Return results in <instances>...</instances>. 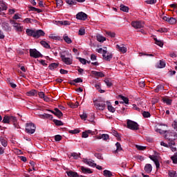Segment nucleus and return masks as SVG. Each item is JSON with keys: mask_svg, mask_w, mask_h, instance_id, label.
<instances>
[{"mask_svg": "<svg viewBox=\"0 0 177 177\" xmlns=\"http://www.w3.org/2000/svg\"><path fill=\"white\" fill-rule=\"evenodd\" d=\"M45 35V32L42 30H35V38H39V37H44Z\"/></svg>", "mask_w": 177, "mask_h": 177, "instance_id": "nucleus-18", "label": "nucleus"}, {"mask_svg": "<svg viewBox=\"0 0 177 177\" xmlns=\"http://www.w3.org/2000/svg\"><path fill=\"white\" fill-rule=\"evenodd\" d=\"M169 24H176V19H175L174 17H169Z\"/></svg>", "mask_w": 177, "mask_h": 177, "instance_id": "nucleus-48", "label": "nucleus"}, {"mask_svg": "<svg viewBox=\"0 0 177 177\" xmlns=\"http://www.w3.org/2000/svg\"><path fill=\"white\" fill-rule=\"evenodd\" d=\"M0 6L2 10H6V9H8V6H6V3L3 1H0Z\"/></svg>", "mask_w": 177, "mask_h": 177, "instance_id": "nucleus-41", "label": "nucleus"}, {"mask_svg": "<svg viewBox=\"0 0 177 177\" xmlns=\"http://www.w3.org/2000/svg\"><path fill=\"white\" fill-rule=\"evenodd\" d=\"M160 133H165V138L169 140V146H172L175 145V140L177 138V133L175 131H167L159 129Z\"/></svg>", "mask_w": 177, "mask_h": 177, "instance_id": "nucleus-1", "label": "nucleus"}, {"mask_svg": "<svg viewBox=\"0 0 177 177\" xmlns=\"http://www.w3.org/2000/svg\"><path fill=\"white\" fill-rule=\"evenodd\" d=\"M76 19H77V20H84V21L88 19V15L86 14H85V12H80L76 15Z\"/></svg>", "mask_w": 177, "mask_h": 177, "instance_id": "nucleus-11", "label": "nucleus"}, {"mask_svg": "<svg viewBox=\"0 0 177 177\" xmlns=\"http://www.w3.org/2000/svg\"><path fill=\"white\" fill-rule=\"evenodd\" d=\"M49 38H50L51 39H55V41H59V39H60L59 37L55 36L54 35H50Z\"/></svg>", "mask_w": 177, "mask_h": 177, "instance_id": "nucleus-53", "label": "nucleus"}, {"mask_svg": "<svg viewBox=\"0 0 177 177\" xmlns=\"http://www.w3.org/2000/svg\"><path fill=\"white\" fill-rule=\"evenodd\" d=\"M116 48L118 49L119 52H122V53H127V48L124 46V44H122L121 46L117 44Z\"/></svg>", "mask_w": 177, "mask_h": 177, "instance_id": "nucleus-16", "label": "nucleus"}, {"mask_svg": "<svg viewBox=\"0 0 177 177\" xmlns=\"http://www.w3.org/2000/svg\"><path fill=\"white\" fill-rule=\"evenodd\" d=\"M3 30L5 31H12V28L9 26V24L7 22H3L2 24Z\"/></svg>", "mask_w": 177, "mask_h": 177, "instance_id": "nucleus-20", "label": "nucleus"}, {"mask_svg": "<svg viewBox=\"0 0 177 177\" xmlns=\"http://www.w3.org/2000/svg\"><path fill=\"white\" fill-rule=\"evenodd\" d=\"M78 34L79 35H85V29H80Z\"/></svg>", "mask_w": 177, "mask_h": 177, "instance_id": "nucleus-61", "label": "nucleus"}, {"mask_svg": "<svg viewBox=\"0 0 177 177\" xmlns=\"http://www.w3.org/2000/svg\"><path fill=\"white\" fill-rule=\"evenodd\" d=\"M115 146L117 147L115 153H117L118 151H121V150H122V147H121V144L120 142H117L115 144Z\"/></svg>", "mask_w": 177, "mask_h": 177, "instance_id": "nucleus-46", "label": "nucleus"}, {"mask_svg": "<svg viewBox=\"0 0 177 177\" xmlns=\"http://www.w3.org/2000/svg\"><path fill=\"white\" fill-rule=\"evenodd\" d=\"M160 91H164V86H162V84L158 85L156 86V88H155V92H156L157 93H158Z\"/></svg>", "mask_w": 177, "mask_h": 177, "instance_id": "nucleus-36", "label": "nucleus"}, {"mask_svg": "<svg viewBox=\"0 0 177 177\" xmlns=\"http://www.w3.org/2000/svg\"><path fill=\"white\" fill-rule=\"evenodd\" d=\"M98 53H102V57L104 60L110 62L113 59V55L110 53H107V50H103V48H100L97 50Z\"/></svg>", "mask_w": 177, "mask_h": 177, "instance_id": "nucleus-3", "label": "nucleus"}, {"mask_svg": "<svg viewBox=\"0 0 177 177\" xmlns=\"http://www.w3.org/2000/svg\"><path fill=\"white\" fill-rule=\"evenodd\" d=\"M66 174L68 175V176L69 177H80V176L78 175V173H77V171H66Z\"/></svg>", "mask_w": 177, "mask_h": 177, "instance_id": "nucleus-19", "label": "nucleus"}, {"mask_svg": "<svg viewBox=\"0 0 177 177\" xmlns=\"http://www.w3.org/2000/svg\"><path fill=\"white\" fill-rule=\"evenodd\" d=\"M112 133H113V135H114V136H115V138H120V133H118V132H117V131L113 130Z\"/></svg>", "mask_w": 177, "mask_h": 177, "instance_id": "nucleus-62", "label": "nucleus"}, {"mask_svg": "<svg viewBox=\"0 0 177 177\" xmlns=\"http://www.w3.org/2000/svg\"><path fill=\"white\" fill-rule=\"evenodd\" d=\"M88 165H89V167H93V168H95V167H96V163H95L93 160H89Z\"/></svg>", "mask_w": 177, "mask_h": 177, "instance_id": "nucleus-49", "label": "nucleus"}, {"mask_svg": "<svg viewBox=\"0 0 177 177\" xmlns=\"http://www.w3.org/2000/svg\"><path fill=\"white\" fill-rule=\"evenodd\" d=\"M53 121L54 124H55V125H57V127H62L64 125V124L63 123V122H62V120H57L56 119H54Z\"/></svg>", "mask_w": 177, "mask_h": 177, "instance_id": "nucleus-33", "label": "nucleus"}, {"mask_svg": "<svg viewBox=\"0 0 177 177\" xmlns=\"http://www.w3.org/2000/svg\"><path fill=\"white\" fill-rule=\"evenodd\" d=\"M106 35H108L109 37H111V38H114L115 37V33L114 32H110V31H107L106 32Z\"/></svg>", "mask_w": 177, "mask_h": 177, "instance_id": "nucleus-47", "label": "nucleus"}, {"mask_svg": "<svg viewBox=\"0 0 177 177\" xmlns=\"http://www.w3.org/2000/svg\"><path fill=\"white\" fill-rule=\"evenodd\" d=\"M48 111H49L50 113H52V114H54V115H56L57 118H62V116L63 115V113L62 112V111H60L57 108H55L54 111L48 109Z\"/></svg>", "mask_w": 177, "mask_h": 177, "instance_id": "nucleus-10", "label": "nucleus"}, {"mask_svg": "<svg viewBox=\"0 0 177 177\" xmlns=\"http://www.w3.org/2000/svg\"><path fill=\"white\" fill-rule=\"evenodd\" d=\"M39 118L43 119V120H45V118H47L48 120H53V116L50 114H48V113H44L43 115H40Z\"/></svg>", "mask_w": 177, "mask_h": 177, "instance_id": "nucleus-21", "label": "nucleus"}, {"mask_svg": "<svg viewBox=\"0 0 177 177\" xmlns=\"http://www.w3.org/2000/svg\"><path fill=\"white\" fill-rule=\"evenodd\" d=\"M81 171L83 172V174H92V170L89 168H86L84 166L81 167Z\"/></svg>", "mask_w": 177, "mask_h": 177, "instance_id": "nucleus-24", "label": "nucleus"}, {"mask_svg": "<svg viewBox=\"0 0 177 177\" xmlns=\"http://www.w3.org/2000/svg\"><path fill=\"white\" fill-rule=\"evenodd\" d=\"M91 74H93V75H95V77H100V78H103V77H104V73H103V72L92 71Z\"/></svg>", "mask_w": 177, "mask_h": 177, "instance_id": "nucleus-17", "label": "nucleus"}, {"mask_svg": "<svg viewBox=\"0 0 177 177\" xmlns=\"http://www.w3.org/2000/svg\"><path fill=\"white\" fill-rule=\"evenodd\" d=\"M77 59L82 63V64H86V59L82 58V57H77Z\"/></svg>", "mask_w": 177, "mask_h": 177, "instance_id": "nucleus-54", "label": "nucleus"}, {"mask_svg": "<svg viewBox=\"0 0 177 177\" xmlns=\"http://www.w3.org/2000/svg\"><path fill=\"white\" fill-rule=\"evenodd\" d=\"M40 44L44 46V48H46V49H50V45H49L46 41L42 40L40 41Z\"/></svg>", "mask_w": 177, "mask_h": 177, "instance_id": "nucleus-30", "label": "nucleus"}, {"mask_svg": "<svg viewBox=\"0 0 177 177\" xmlns=\"http://www.w3.org/2000/svg\"><path fill=\"white\" fill-rule=\"evenodd\" d=\"M10 23L13 25V27L17 30V31H19V32L23 31V26H20V24H17L16 21L10 19Z\"/></svg>", "mask_w": 177, "mask_h": 177, "instance_id": "nucleus-9", "label": "nucleus"}, {"mask_svg": "<svg viewBox=\"0 0 177 177\" xmlns=\"http://www.w3.org/2000/svg\"><path fill=\"white\" fill-rule=\"evenodd\" d=\"M63 39L65 42H66V44H71V42H73L71 39L68 36H67V35H64Z\"/></svg>", "mask_w": 177, "mask_h": 177, "instance_id": "nucleus-34", "label": "nucleus"}, {"mask_svg": "<svg viewBox=\"0 0 177 177\" xmlns=\"http://www.w3.org/2000/svg\"><path fill=\"white\" fill-rule=\"evenodd\" d=\"M89 136V134L86 131H83L82 133V138H86Z\"/></svg>", "mask_w": 177, "mask_h": 177, "instance_id": "nucleus-60", "label": "nucleus"}, {"mask_svg": "<svg viewBox=\"0 0 177 177\" xmlns=\"http://www.w3.org/2000/svg\"><path fill=\"white\" fill-rule=\"evenodd\" d=\"M103 172H104V176H105L106 177L113 176V174L111 173V171L109 170H104Z\"/></svg>", "mask_w": 177, "mask_h": 177, "instance_id": "nucleus-42", "label": "nucleus"}, {"mask_svg": "<svg viewBox=\"0 0 177 177\" xmlns=\"http://www.w3.org/2000/svg\"><path fill=\"white\" fill-rule=\"evenodd\" d=\"M149 158H150V160H151V161H153V162L156 165V169H160V162L158 161L157 156L150 155Z\"/></svg>", "mask_w": 177, "mask_h": 177, "instance_id": "nucleus-12", "label": "nucleus"}, {"mask_svg": "<svg viewBox=\"0 0 177 177\" xmlns=\"http://www.w3.org/2000/svg\"><path fill=\"white\" fill-rule=\"evenodd\" d=\"M95 157H96V158H98V160H103V156H102V155L99 153H95Z\"/></svg>", "mask_w": 177, "mask_h": 177, "instance_id": "nucleus-58", "label": "nucleus"}, {"mask_svg": "<svg viewBox=\"0 0 177 177\" xmlns=\"http://www.w3.org/2000/svg\"><path fill=\"white\" fill-rule=\"evenodd\" d=\"M104 82H105L108 88H110V86H113V83L111 82V80H110L109 79H105L104 80Z\"/></svg>", "mask_w": 177, "mask_h": 177, "instance_id": "nucleus-37", "label": "nucleus"}, {"mask_svg": "<svg viewBox=\"0 0 177 177\" xmlns=\"http://www.w3.org/2000/svg\"><path fill=\"white\" fill-rule=\"evenodd\" d=\"M106 104L108 105L109 111H110L111 113L115 112V108H114V107H113V106H111V103H110V102L106 101Z\"/></svg>", "mask_w": 177, "mask_h": 177, "instance_id": "nucleus-25", "label": "nucleus"}, {"mask_svg": "<svg viewBox=\"0 0 177 177\" xmlns=\"http://www.w3.org/2000/svg\"><path fill=\"white\" fill-rule=\"evenodd\" d=\"M0 142L3 147H6V146H8V140H6V138L0 137Z\"/></svg>", "mask_w": 177, "mask_h": 177, "instance_id": "nucleus-26", "label": "nucleus"}, {"mask_svg": "<svg viewBox=\"0 0 177 177\" xmlns=\"http://www.w3.org/2000/svg\"><path fill=\"white\" fill-rule=\"evenodd\" d=\"M59 63H51L49 66H48V68L50 70H51V71H53V70H55V68H57L59 67Z\"/></svg>", "mask_w": 177, "mask_h": 177, "instance_id": "nucleus-23", "label": "nucleus"}, {"mask_svg": "<svg viewBox=\"0 0 177 177\" xmlns=\"http://www.w3.org/2000/svg\"><path fill=\"white\" fill-rule=\"evenodd\" d=\"M169 176L170 177H176L177 176V173L176 171L174 170H169L168 173Z\"/></svg>", "mask_w": 177, "mask_h": 177, "instance_id": "nucleus-38", "label": "nucleus"}, {"mask_svg": "<svg viewBox=\"0 0 177 177\" xmlns=\"http://www.w3.org/2000/svg\"><path fill=\"white\" fill-rule=\"evenodd\" d=\"M171 160H172L174 164H177V158H176V156H171Z\"/></svg>", "mask_w": 177, "mask_h": 177, "instance_id": "nucleus-63", "label": "nucleus"}, {"mask_svg": "<svg viewBox=\"0 0 177 177\" xmlns=\"http://www.w3.org/2000/svg\"><path fill=\"white\" fill-rule=\"evenodd\" d=\"M80 118H82V120H84L85 121V120H86V118H88V115H86V113H83V114L80 115Z\"/></svg>", "mask_w": 177, "mask_h": 177, "instance_id": "nucleus-57", "label": "nucleus"}, {"mask_svg": "<svg viewBox=\"0 0 177 177\" xmlns=\"http://www.w3.org/2000/svg\"><path fill=\"white\" fill-rule=\"evenodd\" d=\"M127 127L129 129H131L132 131H138V129H139V124L138 122L131 120H127Z\"/></svg>", "mask_w": 177, "mask_h": 177, "instance_id": "nucleus-5", "label": "nucleus"}, {"mask_svg": "<svg viewBox=\"0 0 177 177\" xmlns=\"http://www.w3.org/2000/svg\"><path fill=\"white\" fill-rule=\"evenodd\" d=\"M153 40L155 41L156 45H158V46H160V48L164 46V43L161 41V40H158L156 37H154Z\"/></svg>", "mask_w": 177, "mask_h": 177, "instance_id": "nucleus-29", "label": "nucleus"}, {"mask_svg": "<svg viewBox=\"0 0 177 177\" xmlns=\"http://www.w3.org/2000/svg\"><path fill=\"white\" fill-rule=\"evenodd\" d=\"M35 129H37V127L34 123L30 122L26 124L25 131L26 133L32 135V133H35Z\"/></svg>", "mask_w": 177, "mask_h": 177, "instance_id": "nucleus-4", "label": "nucleus"}, {"mask_svg": "<svg viewBox=\"0 0 177 177\" xmlns=\"http://www.w3.org/2000/svg\"><path fill=\"white\" fill-rule=\"evenodd\" d=\"M144 170L147 174H151V171H153V166H151V164L147 163L145 165Z\"/></svg>", "mask_w": 177, "mask_h": 177, "instance_id": "nucleus-14", "label": "nucleus"}, {"mask_svg": "<svg viewBox=\"0 0 177 177\" xmlns=\"http://www.w3.org/2000/svg\"><path fill=\"white\" fill-rule=\"evenodd\" d=\"M8 81L11 88H16V86H17V85H16V84H14L13 82H10V78L8 79Z\"/></svg>", "mask_w": 177, "mask_h": 177, "instance_id": "nucleus-59", "label": "nucleus"}, {"mask_svg": "<svg viewBox=\"0 0 177 177\" xmlns=\"http://www.w3.org/2000/svg\"><path fill=\"white\" fill-rule=\"evenodd\" d=\"M80 131L78 130L77 129L69 131V133H73V134L80 133Z\"/></svg>", "mask_w": 177, "mask_h": 177, "instance_id": "nucleus-56", "label": "nucleus"}, {"mask_svg": "<svg viewBox=\"0 0 177 177\" xmlns=\"http://www.w3.org/2000/svg\"><path fill=\"white\" fill-rule=\"evenodd\" d=\"M26 32L27 35L29 37H33V38H35V30L28 28Z\"/></svg>", "mask_w": 177, "mask_h": 177, "instance_id": "nucleus-22", "label": "nucleus"}, {"mask_svg": "<svg viewBox=\"0 0 177 177\" xmlns=\"http://www.w3.org/2000/svg\"><path fill=\"white\" fill-rule=\"evenodd\" d=\"M68 105L71 108V109H77L78 107V104H75L73 102H69L68 103Z\"/></svg>", "mask_w": 177, "mask_h": 177, "instance_id": "nucleus-51", "label": "nucleus"}, {"mask_svg": "<svg viewBox=\"0 0 177 177\" xmlns=\"http://www.w3.org/2000/svg\"><path fill=\"white\" fill-rule=\"evenodd\" d=\"M30 56V57H34L35 59H38L39 57H44V55L39 53L37 49L35 48H30L29 50Z\"/></svg>", "mask_w": 177, "mask_h": 177, "instance_id": "nucleus-6", "label": "nucleus"}, {"mask_svg": "<svg viewBox=\"0 0 177 177\" xmlns=\"http://www.w3.org/2000/svg\"><path fill=\"white\" fill-rule=\"evenodd\" d=\"M71 23L68 21H58V26H70Z\"/></svg>", "mask_w": 177, "mask_h": 177, "instance_id": "nucleus-28", "label": "nucleus"}, {"mask_svg": "<svg viewBox=\"0 0 177 177\" xmlns=\"http://www.w3.org/2000/svg\"><path fill=\"white\" fill-rule=\"evenodd\" d=\"M93 103L95 107L98 109V110L103 111L104 110V109H106V102L104 101L95 100V101H93Z\"/></svg>", "mask_w": 177, "mask_h": 177, "instance_id": "nucleus-7", "label": "nucleus"}, {"mask_svg": "<svg viewBox=\"0 0 177 177\" xmlns=\"http://www.w3.org/2000/svg\"><path fill=\"white\" fill-rule=\"evenodd\" d=\"M118 99H122L123 100V102H120V104H124V103H125V104H128L129 103V99L124 95H119Z\"/></svg>", "mask_w": 177, "mask_h": 177, "instance_id": "nucleus-15", "label": "nucleus"}, {"mask_svg": "<svg viewBox=\"0 0 177 177\" xmlns=\"http://www.w3.org/2000/svg\"><path fill=\"white\" fill-rule=\"evenodd\" d=\"M120 8L122 12H126L127 13L129 12V8L127 6H124V4H121Z\"/></svg>", "mask_w": 177, "mask_h": 177, "instance_id": "nucleus-27", "label": "nucleus"}, {"mask_svg": "<svg viewBox=\"0 0 177 177\" xmlns=\"http://www.w3.org/2000/svg\"><path fill=\"white\" fill-rule=\"evenodd\" d=\"M71 54L68 53V51H64L61 54V59L62 61L65 64H67V66H70V64H73V59L70 57H66V56H71Z\"/></svg>", "mask_w": 177, "mask_h": 177, "instance_id": "nucleus-2", "label": "nucleus"}, {"mask_svg": "<svg viewBox=\"0 0 177 177\" xmlns=\"http://www.w3.org/2000/svg\"><path fill=\"white\" fill-rule=\"evenodd\" d=\"M162 102L164 103H166V104L171 105L172 104V100L168 98V97H163Z\"/></svg>", "mask_w": 177, "mask_h": 177, "instance_id": "nucleus-31", "label": "nucleus"}, {"mask_svg": "<svg viewBox=\"0 0 177 177\" xmlns=\"http://www.w3.org/2000/svg\"><path fill=\"white\" fill-rule=\"evenodd\" d=\"M145 2L149 5H153L154 3H156L157 0H145Z\"/></svg>", "mask_w": 177, "mask_h": 177, "instance_id": "nucleus-50", "label": "nucleus"}, {"mask_svg": "<svg viewBox=\"0 0 177 177\" xmlns=\"http://www.w3.org/2000/svg\"><path fill=\"white\" fill-rule=\"evenodd\" d=\"M97 41H98V42H104V41H106V37L98 35L97 36Z\"/></svg>", "mask_w": 177, "mask_h": 177, "instance_id": "nucleus-45", "label": "nucleus"}, {"mask_svg": "<svg viewBox=\"0 0 177 177\" xmlns=\"http://www.w3.org/2000/svg\"><path fill=\"white\" fill-rule=\"evenodd\" d=\"M27 96H35L37 95V91L36 90H31L30 91H28L26 93Z\"/></svg>", "mask_w": 177, "mask_h": 177, "instance_id": "nucleus-35", "label": "nucleus"}, {"mask_svg": "<svg viewBox=\"0 0 177 177\" xmlns=\"http://www.w3.org/2000/svg\"><path fill=\"white\" fill-rule=\"evenodd\" d=\"M10 117V116L5 115L3 118L2 122L3 124H9Z\"/></svg>", "mask_w": 177, "mask_h": 177, "instance_id": "nucleus-43", "label": "nucleus"}, {"mask_svg": "<svg viewBox=\"0 0 177 177\" xmlns=\"http://www.w3.org/2000/svg\"><path fill=\"white\" fill-rule=\"evenodd\" d=\"M81 156V153H77L75 152H73L71 154V157H73V158L75 160H78V158H80V156Z\"/></svg>", "mask_w": 177, "mask_h": 177, "instance_id": "nucleus-40", "label": "nucleus"}, {"mask_svg": "<svg viewBox=\"0 0 177 177\" xmlns=\"http://www.w3.org/2000/svg\"><path fill=\"white\" fill-rule=\"evenodd\" d=\"M158 32H168V29H167V28H161L160 29H158Z\"/></svg>", "mask_w": 177, "mask_h": 177, "instance_id": "nucleus-52", "label": "nucleus"}, {"mask_svg": "<svg viewBox=\"0 0 177 177\" xmlns=\"http://www.w3.org/2000/svg\"><path fill=\"white\" fill-rule=\"evenodd\" d=\"M131 26L133 28H136V30L143 28V27H145V22L140 21H132Z\"/></svg>", "mask_w": 177, "mask_h": 177, "instance_id": "nucleus-8", "label": "nucleus"}, {"mask_svg": "<svg viewBox=\"0 0 177 177\" xmlns=\"http://www.w3.org/2000/svg\"><path fill=\"white\" fill-rule=\"evenodd\" d=\"M13 124L15 128L19 129V124H17V118L15 116H10L9 124Z\"/></svg>", "mask_w": 177, "mask_h": 177, "instance_id": "nucleus-13", "label": "nucleus"}, {"mask_svg": "<svg viewBox=\"0 0 177 177\" xmlns=\"http://www.w3.org/2000/svg\"><path fill=\"white\" fill-rule=\"evenodd\" d=\"M165 66H166L165 62L162 60H160L159 64H158L157 65V68H164Z\"/></svg>", "mask_w": 177, "mask_h": 177, "instance_id": "nucleus-32", "label": "nucleus"}, {"mask_svg": "<svg viewBox=\"0 0 177 177\" xmlns=\"http://www.w3.org/2000/svg\"><path fill=\"white\" fill-rule=\"evenodd\" d=\"M55 140L56 142H60V140H62V136H60V135H56V136H55Z\"/></svg>", "mask_w": 177, "mask_h": 177, "instance_id": "nucleus-55", "label": "nucleus"}, {"mask_svg": "<svg viewBox=\"0 0 177 177\" xmlns=\"http://www.w3.org/2000/svg\"><path fill=\"white\" fill-rule=\"evenodd\" d=\"M151 115L149 113V111H144L142 112V116L144 117V118H150Z\"/></svg>", "mask_w": 177, "mask_h": 177, "instance_id": "nucleus-44", "label": "nucleus"}, {"mask_svg": "<svg viewBox=\"0 0 177 177\" xmlns=\"http://www.w3.org/2000/svg\"><path fill=\"white\" fill-rule=\"evenodd\" d=\"M102 138L104 140H107L109 139V134H102Z\"/></svg>", "mask_w": 177, "mask_h": 177, "instance_id": "nucleus-64", "label": "nucleus"}, {"mask_svg": "<svg viewBox=\"0 0 177 177\" xmlns=\"http://www.w3.org/2000/svg\"><path fill=\"white\" fill-rule=\"evenodd\" d=\"M66 3L68 5H70L71 6H73V5H77V1L76 0H66Z\"/></svg>", "mask_w": 177, "mask_h": 177, "instance_id": "nucleus-39", "label": "nucleus"}]
</instances>
